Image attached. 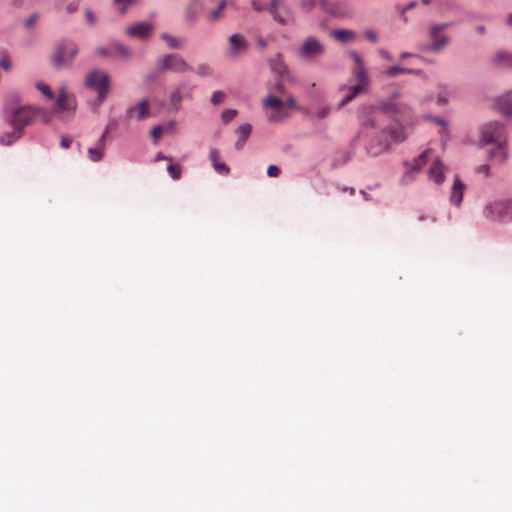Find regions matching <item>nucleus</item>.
<instances>
[{
	"label": "nucleus",
	"instance_id": "obj_57",
	"mask_svg": "<svg viewBox=\"0 0 512 512\" xmlns=\"http://www.w3.org/2000/svg\"><path fill=\"white\" fill-rule=\"evenodd\" d=\"M386 149H387V146H383V147H381L380 149H378V150H376V151H372V150H370V153H371V154H373V155H377V154H379V153H381V152L385 151Z\"/></svg>",
	"mask_w": 512,
	"mask_h": 512
},
{
	"label": "nucleus",
	"instance_id": "obj_61",
	"mask_svg": "<svg viewBox=\"0 0 512 512\" xmlns=\"http://www.w3.org/2000/svg\"><path fill=\"white\" fill-rule=\"evenodd\" d=\"M508 25H512V14H509L506 20Z\"/></svg>",
	"mask_w": 512,
	"mask_h": 512
},
{
	"label": "nucleus",
	"instance_id": "obj_26",
	"mask_svg": "<svg viewBox=\"0 0 512 512\" xmlns=\"http://www.w3.org/2000/svg\"><path fill=\"white\" fill-rule=\"evenodd\" d=\"M430 38L432 40V44L428 45L425 48H422V50H431V51L439 52L443 49V47L448 45V43L450 42V39L448 36H445V35L439 36V33L436 34L435 37H430Z\"/></svg>",
	"mask_w": 512,
	"mask_h": 512
},
{
	"label": "nucleus",
	"instance_id": "obj_18",
	"mask_svg": "<svg viewBox=\"0 0 512 512\" xmlns=\"http://www.w3.org/2000/svg\"><path fill=\"white\" fill-rule=\"evenodd\" d=\"M489 160L494 164H502L508 158V150L506 141L500 142L496 148L489 151Z\"/></svg>",
	"mask_w": 512,
	"mask_h": 512
},
{
	"label": "nucleus",
	"instance_id": "obj_34",
	"mask_svg": "<svg viewBox=\"0 0 512 512\" xmlns=\"http://www.w3.org/2000/svg\"><path fill=\"white\" fill-rule=\"evenodd\" d=\"M390 136L393 139V141L396 143H400V142L404 141L406 138L404 128L399 125L390 129Z\"/></svg>",
	"mask_w": 512,
	"mask_h": 512
},
{
	"label": "nucleus",
	"instance_id": "obj_27",
	"mask_svg": "<svg viewBox=\"0 0 512 512\" xmlns=\"http://www.w3.org/2000/svg\"><path fill=\"white\" fill-rule=\"evenodd\" d=\"M464 188H465L464 184L459 179H456L454 181V184L452 187V193L450 196V201L454 205L459 206L461 204Z\"/></svg>",
	"mask_w": 512,
	"mask_h": 512
},
{
	"label": "nucleus",
	"instance_id": "obj_62",
	"mask_svg": "<svg viewBox=\"0 0 512 512\" xmlns=\"http://www.w3.org/2000/svg\"><path fill=\"white\" fill-rule=\"evenodd\" d=\"M477 31H478V33H480V34H483V33H484V31H485L484 26H478V27H477Z\"/></svg>",
	"mask_w": 512,
	"mask_h": 512
},
{
	"label": "nucleus",
	"instance_id": "obj_53",
	"mask_svg": "<svg viewBox=\"0 0 512 512\" xmlns=\"http://www.w3.org/2000/svg\"><path fill=\"white\" fill-rule=\"evenodd\" d=\"M489 170H490V167L489 165H481L477 168V172L479 173H484L486 176H489Z\"/></svg>",
	"mask_w": 512,
	"mask_h": 512
},
{
	"label": "nucleus",
	"instance_id": "obj_56",
	"mask_svg": "<svg viewBox=\"0 0 512 512\" xmlns=\"http://www.w3.org/2000/svg\"><path fill=\"white\" fill-rule=\"evenodd\" d=\"M379 54L386 60H392L390 53L384 49L379 50Z\"/></svg>",
	"mask_w": 512,
	"mask_h": 512
},
{
	"label": "nucleus",
	"instance_id": "obj_17",
	"mask_svg": "<svg viewBox=\"0 0 512 512\" xmlns=\"http://www.w3.org/2000/svg\"><path fill=\"white\" fill-rule=\"evenodd\" d=\"M232 3V0H221L217 6L205 14V19L209 23H216L224 17L226 7Z\"/></svg>",
	"mask_w": 512,
	"mask_h": 512
},
{
	"label": "nucleus",
	"instance_id": "obj_58",
	"mask_svg": "<svg viewBox=\"0 0 512 512\" xmlns=\"http://www.w3.org/2000/svg\"><path fill=\"white\" fill-rule=\"evenodd\" d=\"M411 56H413V54H411V53H409V52H402V53L400 54V58H401V59H405V58H408V57H411Z\"/></svg>",
	"mask_w": 512,
	"mask_h": 512
},
{
	"label": "nucleus",
	"instance_id": "obj_30",
	"mask_svg": "<svg viewBox=\"0 0 512 512\" xmlns=\"http://www.w3.org/2000/svg\"><path fill=\"white\" fill-rule=\"evenodd\" d=\"M331 36L340 42H349L356 38V33L349 29H336L331 32Z\"/></svg>",
	"mask_w": 512,
	"mask_h": 512
},
{
	"label": "nucleus",
	"instance_id": "obj_14",
	"mask_svg": "<svg viewBox=\"0 0 512 512\" xmlns=\"http://www.w3.org/2000/svg\"><path fill=\"white\" fill-rule=\"evenodd\" d=\"M202 11L203 5L200 0H190L184 8L183 19L187 24L193 25L197 22Z\"/></svg>",
	"mask_w": 512,
	"mask_h": 512
},
{
	"label": "nucleus",
	"instance_id": "obj_20",
	"mask_svg": "<svg viewBox=\"0 0 512 512\" xmlns=\"http://www.w3.org/2000/svg\"><path fill=\"white\" fill-rule=\"evenodd\" d=\"M494 107L504 115H512V92L496 98Z\"/></svg>",
	"mask_w": 512,
	"mask_h": 512
},
{
	"label": "nucleus",
	"instance_id": "obj_39",
	"mask_svg": "<svg viewBox=\"0 0 512 512\" xmlns=\"http://www.w3.org/2000/svg\"><path fill=\"white\" fill-rule=\"evenodd\" d=\"M237 114L238 112L235 109H226L221 113V120L224 124H227L232 121Z\"/></svg>",
	"mask_w": 512,
	"mask_h": 512
},
{
	"label": "nucleus",
	"instance_id": "obj_38",
	"mask_svg": "<svg viewBox=\"0 0 512 512\" xmlns=\"http://www.w3.org/2000/svg\"><path fill=\"white\" fill-rule=\"evenodd\" d=\"M138 0H114V3L119 7V12L125 14L128 7L134 5Z\"/></svg>",
	"mask_w": 512,
	"mask_h": 512
},
{
	"label": "nucleus",
	"instance_id": "obj_25",
	"mask_svg": "<svg viewBox=\"0 0 512 512\" xmlns=\"http://www.w3.org/2000/svg\"><path fill=\"white\" fill-rule=\"evenodd\" d=\"M115 53H118L119 55H121L123 57H128L130 54L128 49L120 44L113 46L111 49L110 48L97 49V54L100 56H104V57L113 56V55H115Z\"/></svg>",
	"mask_w": 512,
	"mask_h": 512
},
{
	"label": "nucleus",
	"instance_id": "obj_63",
	"mask_svg": "<svg viewBox=\"0 0 512 512\" xmlns=\"http://www.w3.org/2000/svg\"><path fill=\"white\" fill-rule=\"evenodd\" d=\"M259 45H260L261 47H265V46H266V43H265V41H264V40H262V39H261V40H259Z\"/></svg>",
	"mask_w": 512,
	"mask_h": 512
},
{
	"label": "nucleus",
	"instance_id": "obj_4",
	"mask_svg": "<svg viewBox=\"0 0 512 512\" xmlns=\"http://www.w3.org/2000/svg\"><path fill=\"white\" fill-rule=\"evenodd\" d=\"M84 84L85 87L97 92L98 104H101L108 95L110 78L107 73L100 70H94L86 75Z\"/></svg>",
	"mask_w": 512,
	"mask_h": 512
},
{
	"label": "nucleus",
	"instance_id": "obj_12",
	"mask_svg": "<svg viewBox=\"0 0 512 512\" xmlns=\"http://www.w3.org/2000/svg\"><path fill=\"white\" fill-rule=\"evenodd\" d=\"M349 57L354 61V66L352 68V75L357 80L356 85H362V88L368 89L370 80L365 69L362 57L356 51H351L349 53Z\"/></svg>",
	"mask_w": 512,
	"mask_h": 512
},
{
	"label": "nucleus",
	"instance_id": "obj_22",
	"mask_svg": "<svg viewBox=\"0 0 512 512\" xmlns=\"http://www.w3.org/2000/svg\"><path fill=\"white\" fill-rule=\"evenodd\" d=\"M209 158L217 173L227 175L230 172V168L224 162H220V152L218 149L212 148L209 153Z\"/></svg>",
	"mask_w": 512,
	"mask_h": 512
},
{
	"label": "nucleus",
	"instance_id": "obj_64",
	"mask_svg": "<svg viewBox=\"0 0 512 512\" xmlns=\"http://www.w3.org/2000/svg\"><path fill=\"white\" fill-rule=\"evenodd\" d=\"M432 0H421L422 4L428 5L431 3Z\"/></svg>",
	"mask_w": 512,
	"mask_h": 512
},
{
	"label": "nucleus",
	"instance_id": "obj_43",
	"mask_svg": "<svg viewBox=\"0 0 512 512\" xmlns=\"http://www.w3.org/2000/svg\"><path fill=\"white\" fill-rule=\"evenodd\" d=\"M226 98V94L222 91H214L211 96V103L214 105L221 104Z\"/></svg>",
	"mask_w": 512,
	"mask_h": 512
},
{
	"label": "nucleus",
	"instance_id": "obj_28",
	"mask_svg": "<svg viewBox=\"0 0 512 512\" xmlns=\"http://www.w3.org/2000/svg\"><path fill=\"white\" fill-rule=\"evenodd\" d=\"M252 127L250 124L246 123L241 126H239L236 130V134L238 135V139L236 141V148L241 149L248 139L250 133H251Z\"/></svg>",
	"mask_w": 512,
	"mask_h": 512
},
{
	"label": "nucleus",
	"instance_id": "obj_15",
	"mask_svg": "<svg viewBox=\"0 0 512 512\" xmlns=\"http://www.w3.org/2000/svg\"><path fill=\"white\" fill-rule=\"evenodd\" d=\"M154 29L152 23L149 22H137L126 28L127 35L140 39H146L150 36Z\"/></svg>",
	"mask_w": 512,
	"mask_h": 512
},
{
	"label": "nucleus",
	"instance_id": "obj_23",
	"mask_svg": "<svg viewBox=\"0 0 512 512\" xmlns=\"http://www.w3.org/2000/svg\"><path fill=\"white\" fill-rule=\"evenodd\" d=\"M270 68L280 78H284L288 74V68L279 54L270 60Z\"/></svg>",
	"mask_w": 512,
	"mask_h": 512
},
{
	"label": "nucleus",
	"instance_id": "obj_59",
	"mask_svg": "<svg viewBox=\"0 0 512 512\" xmlns=\"http://www.w3.org/2000/svg\"><path fill=\"white\" fill-rule=\"evenodd\" d=\"M156 159H157V160H169V161L171 160L170 158H168V157H166V156L162 155L161 153H159V154L157 155V158H156Z\"/></svg>",
	"mask_w": 512,
	"mask_h": 512
},
{
	"label": "nucleus",
	"instance_id": "obj_40",
	"mask_svg": "<svg viewBox=\"0 0 512 512\" xmlns=\"http://www.w3.org/2000/svg\"><path fill=\"white\" fill-rule=\"evenodd\" d=\"M193 72L201 77H206V76H210L212 74L213 70L207 64H200L197 66L196 69H194Z\"/></svg>",
	"mask_w": 512,
	"mask_h": 512
},
{
	"label": "nucleus",
	"instance_id": "obj_47",
	"mask_svg": "<svg viewBox=\"0 0 512 512\" xmlns=\"http://www.w3.org/2000/svg\"><path fill=\"white\" fill-rule=\"evenodd\" d=\"M267 175L269 177H278L280 175V169L275 165H270L267 168Z\"/></svg>",
	"mask_w": 512,
	"mask_h": 512
},
{
	"label": "nucleus",
	"instance_id": "obj_52",
	"mask_svg": "<svg viewBox=\"0 0 512 512\" xmlns=\"http://www.w3.org/2000/svg\"><path fill=\"white\" fill-rule=\"evenodd\" d=\"M38 19V16L36 14L31 15L25 22V25L27 27H31Z\"/></svg>",
	"mask_w": 512,
	"mask_h": 512
},
{
	"label": "nucleus",
	"instance_id": "obj_50",
	"mask_svg": "<svg viewBox=\"0 0 512 512\" xmlns=\"http://www.w3.org/2000/svg\"><path fill=\"white\" fill-rule=\"evenodd\" d=\"M0 67L4 69L5 71H9L11 68V64L8 58L2 57L0 59Z\"/></svg>",
	"mask_w": 512,
	"mask_h": 512
},
{
	"label": "nucleus",
	"instance_id": "obj_29",
	"mask_svg": "<svg viewBox=\"0 0 512 512\" xmlns=\"http://www.w3.org/2000/svg\"><path fill=\"white\" fill-rule=\"evenodd\" d=\"M367 89L362 88V85H354L349 88L348 93L344 96V98L340 101L338 108L344 107L347 103L351 102L356 96L361 93L366 92Z\"/></svg>",
	"mask_w": 512,
	"mask_h": 512
},
{
	"label": "nucleus",
	"instance_id": "obj_8",
	"mask_svg": "<svg viewBox=\"0 0 512 512\" xmlns=\"http://www.w3.org/2000/svg\"><path fill=\"white\" fill-rule=\"evenodd\" d=\"M325 52V46L316 37H307L299 47L298 54L301 58L314 61Z\"/></svg>",
	"mask_w": 512,
	"mask_h": 512
},
{
	"label": "nucleus",
	"instance_id": "obj_3",
	"mask_svg": "<svg viewBox=\"0 0 512 512\" xmlns=\"http://www.w3.org/2000/svg\"><path fill=\"white\" fill-rule=\"evenodd\" d=\"M251 6L257 12L267 10L272 14L273 19L281 25L288 24L293 20L292 12L284 7L283 0H270L268 6L262 5L260 0H251Z\"/></svg>",
	"mask_w": 512,
	"mask_h": 512
},
{
	"label": "nucleus",
	"instance_id": "obj_19",
	"mask_svg": "<svg viewBox=\"0 0 512 512\" xmlns=\"http://www.w3.org/2000/svg\"><path fill=\"white\" fill-rule=\"evenodd\" d=\"M229 44V53L233 57L237 56L240 52L244 51L248 46L246 39L241 34L231 35L229 37Z\"/></svg>",
	"mask_w": 512,
	"mask_h": 512
},
{
	"label": "nucleus",
	"instance_id": "obj_32",
	"mask_svg": "<svg viewBox=\"0 0 512 512\" xmlns=\"http://www.w3.org/2000/svg\"><path fill=\"white\" fill-rule=\"evenodd\" d=\"M325 6L326 0H300V8L305 12H309L315 7H318L323 11Z\"/></svg>",
	"mask_w": 512,
	"mask_h": 512
},
{
	"label": "nucleus",
	"instance_id": "obj_11",
	"mask_svg": "<svg viewBox=\"0 0 512 512\" xmlns=\"http://www.w3.org/2000/svg\"><path fill=\"white\" fill-rule=\"evenodd\" d=\"M506 141L504 127L499 123H487L482 128V142L492 144Z\"/></svg>",
	"mask_w": 512,
	"mask_h": 512
},
{
	"label": "nucleus",
	"instance_id": "obj_7",
	"mask_svg": "<svg viewBox=\"0 0 512 512\" xmlns=\"http://www.w3.org/2000/svg\"><path fill=\"white\" fill-rule=\"evenodd\" d=\"M486 218L494 221H511L512 220V199L494 201L488 204L484 209Z\"/></svg>",
	"mask_w": 512,
	"mask_h": 512
},
{
	"label": "nucleus",
	"instance_id": "obj_5",
	"mask_svg": "<svg viewBox=\"0 0 512 512\" xmlns=\"http://www.w3.org/2000/svg\"><path fill=\"white\" fill-rule=\"evenodd\" d=\"M156 69L158 73L171 71L174 73L192 72L194 68L189 65L182 56L178 54H167L160 57L156 61Z\"/></svg>",
	"mask_w": 512,
	"mask_h": 512
},
{
	"label": "nucleus",
	"instance_id": "obj_54",
	"mask_svg": "<svg viewBox=\"0 0 512 512\" xmlns=\"http://www.w3.org/2000/svg\"><path fill=\"white\" fill-rule=\"evenodd\" d=\"M275 91L278 92L279 94H285L284 85L281 81L276 83Z\"/></svg>",
	"mask_w": 512,
	"mask_h": 512
},
{
	"label": "nucleus",
	"instance_id": "obj_13",
	"mask_svg": "<svg viewBox=\"0 0 512 512\" xmlns=\"http://www.w3.org/2000/svg\"><path fill=\"white\" fill-rule=\"evenodd\" d=\"M56 110L60 113H73L76 110V100L72 94H68L65 88H61L56 101Z\"/></svg>",
	"mask_w": 512,
	"mask_h": 512
},
{
	"label": "nucleus",
	"instance_id": "obj_46",
	"mask_svg": "<svg viewBox=\"0 0 512 512\" xmlns=\"http://www.w3.org/2000/svg\"><path fill=\"white\" fill-rule=\"evenodd\" d=\"M448 97H449V92L444 89V88H440L439 92H438V103H446L447 100H448Z\"/></svg>",
	"mask_w": 512,
	"mask_h": 512
},
{
	"label": "nucleus",
	"instance_id": "obj_1",
	"mask_svg": "<svg viewBox=\"0 0 512 512\" xmlns=\"http://www.w3.org/2000/svg\"><path fill=\"white\" fill-rule=\"evenodd\" d=\"M35 115L36 110L31 106H24L15 110L9 117V123L14 130L7 136V139L5 136H2L0 142L8 145L17 140L21 135L22 129L31 122Z\"/></svg>",
	"mask_w": 512,
	"mask_h": 512
},
{
	"label": "nucleus",
	"instance_id": "obj_35",
	"mask_svg": "<svg viewBox=\"0 0 512 512\" xmlns=\"http://www.w3.org/2000/svg\"><path fill=\"white\" fill-rule=\"evenodd\" d=\"M495 62L500 65L512 66V55L504 51L495 54Z\"/></svg>",
	"mask_w": 512,
	"mask_h": 512
},
{
	"label": "nucleus",
	"instance_id": "obj_45",
	"mask_svg": "<svg viewBox=\"0 0 512 512\" xmlns=\"http://www.w3.org/2000/svg\"><path fill=\"white\" fill-rule=\"evenodd\" d=\"M364 37L370 41L371 43L378 42V35L374 30H366L364 31Z\"/></svg>",
	"mask_w": 512,
	"mask_h": 512
},
{
	"label": "nucleus",
	"instance_id": "obj_10",
	"mask_svg": "<svg viewBox=\"0 0 512 512\" xmlns=\"http://www.w3.org/2000/svg\"><path fill=\"white\" fill-rule=\"evenodd\" d=\"M323 12L335 18H348L353 14V9L347 0H326Z\"/></svg>",
	"mask_w": 512,
	"mask_h": 512
},
{
	"label": "nucleus",
	"instance_id": "obj_41",
	"mask_svg": "<svg viewBox=\"0 0 512 512\" xmlns=\"http://www.w3.org/2000/svg\"><path fill=\"white\" fill-rule=\"evenodd\" d=\"M167 171L169 173V175L174 179V180H178L180 179L181 177V172H182V169H181V166L178 165V164H170L168 167H167Z\"/></svg>",
	"mask_w": 512,
	"mask_h": 512
},
{
	"label": "nucleus",
	"instance_id": "obj_36",
	"mask_svg": "<svg viewBox=\"0 0 512 512\" xmlns=\"http://www.w3.org/2000/svg\"><path fill=\"white\" fill-rule=\"evenodd\" d=\"M428 154H429V150H425L424 152H422L418 159L416 160L415 164L412 166V172H418L421 167L426 164L427 162V159H428Z\"/></svg>",
	"mask_w": 512,
	"mask_h": 512
},
{
	"label": "nucleus",
	"instance_id": "obj_33",
	"mask_svg": "<svg viewBox=\"0 0 512 512\" xmlns=\"http://www.w3.org/2000/svg\"><path fill=\"white\" fill-rule=\"evenodd\" d=\"M421 70H415V69H409V68H404V67H401V66H391V67H388L387 70H386V74L389 75V76H397L398 74H421Z\"/></svg>",
	"mask_w": 512,
	"mask_h": 512
},
{
	"label": "nucleus",
	"instance_id": "obj_16",
	"mask_svg": "<svg viewBox=\"0 0 512 512\" xmlns=\"http://www.w3.org/2000/svg\"><path fill=\"white\" fill-rule=\"evenodd\" d=\"M150 115L149 103L146 100H140L134 106L127 109V116L131 119L143 120Z\"/></svg>",
	"mask_w": 512,
	"mask_h": 512
},
{
	"label": "nucleus",
	"instance_id": "obj_37",
	"mask_svg": "<svg viewBox=\"0 0 512 512\" xmlns=\"http://www.w3.org/2000/svg\"><path fill=\"white\" fill-rule=\"evenodd\" d=\"M36 88L49 100H52L54 99V93L53 91L51 90L50 86L43 83V82H38L36 84Z\"/></svg>",
	"mask_w": 512,
	"mask_h": 512
},
{
	"label": "nucleus",
	"instance_id": "obj_24",
	"mask_svg": "<svg viewBox=\"0 0 512 512\" xmlns=\"http://www.w3.org/2000/svg\"><path fill=\"white\" fill-rule=\"evenodd\" d=\"M429 179L440 184L444 180L443 165L439 160L433 162L428 171Z\"/></svg>",
	"mask_w": 512,
	"mask_h": 512
},
{
	"label": "nucleus",
	"instance_id": "obj_6",
	"mask_svg": "<svg viewBox=\"0 0 512 512\" xmlns=\"http://www.w3.org/2000/svg\"><path fill=\"white\" fill-rule=\"evenodd\" d=\"M77 52L78 48L75 43L71 41H62L55 47L51 58L52 64L58 69L68 67L71 65Z\"/></svg>",
	"mask_w": 512,
	"mask_h": 512
},
{
	"label": "nucleus",
	"instance_id": "obj_42",
	"mask_svg": "<svg viewBox=\"0 0 512 512\" xmlns=\"http://www.w3.org/2000/svg\"><path fill=\"white\" fill-rule=\"evenodd\" d=\"M452 26V23H443L432 25L429 31L430 37H435L436 34Z\"/></svg>",
	"mask_w": 512,
	"mask_h": 512
},
{
	"label": "nucleus",
	"instance_id": "obj_44",
	"mask_svg": "<svg viewBox=\"0 0 512 512\" xmlns=\"http://www.w3.org/2000/svg\"><path fill=\"white\" fill-rule=\"evenodd\" d=\"M330 107L329 106H322L317 109L315 115L319 119H325L330 115Z\"/></svg>",
	"mask_w": 512,
	"mask_h": 512
},
{
	"label": "nucleus",
	"instance_id": "obj_48",
	"mask_svg": "<svg viewBox=\"0 0 512 512\" xmlns=\"http://www.w3.org/2000/svg\"><path fill=\"white\" fill-rule=\"evenodd\" d=\"M161 135H162V127L161 126L153 127V129L151 130V137L155 141H158L160 139Z\"/></svg>",
	"mask_w": 512,
	"mask_h": 512
},
{
	"label": "nucleus",
	"instance_id": "obj_9",
	"mask_svg": "<svg viewBox=\"0 0 512 512\" xmlns=\"http://www.w3.org/2000/svg\"><path fill=\"white\" fill-rule=\"evenodd\" d=\"M192 95V87L186 82H181L176 86L168 96L167 109L172 111H179L181 102L184 98H190Z\"/></svg>",
	"mask_w": 512,
	"mask_h": 512
},
{
	"label": "nucleus",
	"instance_id": "obj_31",
	"mask_svg": "<svg viewBox=\"0 0 512 512\" xmlns=\"http://www.w3.org/2000/svg\"><path fill=\"white\" fill-rule=\"evenodd\" d=\"M161 39L165 41L170 49H182L186 43L185 38H177L168 33H162Z\"/></svg>",
	"mask_w": 512,
	"mask_h": 512
},
{
	"label": "nucleus",
	"instance_id": "obj_55",
	"mask_svg": "<svg viewBox=\"0 0 512 512\" xmlns=\"http://www.w3.org/2000/svg\"><path fill=\"white\" fill-rule=\"evenodd\" d=\"M78 9V4L77 3H70L67 5L66 7V10L69 12V13H73L75 12L76 10Z\"/></svg>",
	"mask_w": 512,
	"mask_h": 512
},
{
	"label": "nucleus",
	"instance_id": "obj_49",
	"mask_svg": "<svg viewBox=\"0 0 512 512\" xmlns=\"http://www.w3.org/2000/svg\"><path fill=\"white\" fill-rule=\"evenodd\" d=\"M85 19H86V21H87L90 25H94V24H95V22H96V16H95V15H94V13H93L91 10H89V9H87V10L85 11Z\"/></svg>",
	"mask_w": 512,
	"mask_h": 512
},
{
	"label": "nucleus",
	"instance_id": "obj_21",
	"mask_svg": "<svg viewBox=\"0 0 512 512\" xmlns=\"http://www.w3.org/2000/svg\"><path fill=\"white\" fill-rule=\"evenodd\" d=\"M107 134L108 130H105L104 133L101 135L100 139L98 140L96 147L88 149V157L91 161L98 162L103 158L105 149V138Z\"/></svg>",
	"mask_w": 512,
	"mask_h": 512
},
{
	"label": "nucleus",
	"instance_id": "obj_60",
	"mask_svg": "<svg viewBox=\"0 0 512 512\" xmlns=\"http://www.w3.org/2000/svg\"><path fill=\"white\" fill-rule=\"evenodd\" d=\"M415 6H416V2H411L406 6L405 10H410V9L414 8Z\"/></svg>",
	"mask_w": 512,
	"mask_h": 512
},
{
	"label": "nucleus",
	"instance_id": "obj_51",
	"mask_svg": "<svg viewBox=\"0 0 512 512\" xmlns=\"http://www.w3.org/2000/svg\"><path fill=\"white\" fill-rule=\"evenodd\" d=\"M71 143H72V139H69V138L64 137V136L61 138L60 145H61L62 148H64V149L69 148Z\"/></svg>",
	"mask_w": 512,
	"mask_h": 512
},
{
	"label": "nucleus",
	"instance_id": "obj_2",
	"mask_svg": "<svg viewBox=\"0 0 512 512\" xmlns=\"http://www.w3.org/2000/svg\"><path fill=\"white\" fill-rule=\"evenodd\" d=\"M262 105L264 108L272 111L268 120L270 122H279L289 116L288 109L296 108V100L291 94H288L285 100H281L275 95H268L263 99Z\"/></svg>",
	"mask_w": 512,
	"mask_h": 512
}]
</instances>
